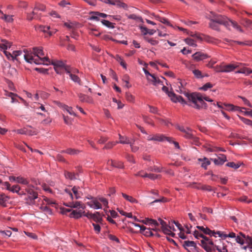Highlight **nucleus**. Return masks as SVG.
Segmentation results:
<instances>
[{"label": "nucleus", "instance_id": "obj_25", "mask_svg": "<svg viewBox=\"0 0 252 252\" xmlns=\"http://www.w3.org/2000/svg\"><path fill=\"white\" fill-rule=\"evenodd\" d=\"M62 153H66L70 155H76L80 153V151L75 149L68 148L66 150H62Z\"/></svg>", "mask_w": 252, "mask_h": 252}, {"label": "nucleus", "instance_id": "obj_60", "mask_svg": "<svg viewBox=\"0 0 252 252\" xmlns=\"http://www.w3.org/2000/svg\"><path fill=\"white\" fill-rule=\"evenodd\" d=\"M126 99L129 102H133L134 99V96L130 93H126Z\"/></svg>", "mask_w": 252, "mask_h": 252}, {"label": "nucleus", "instance_id": "obj_62", "mask_svg": "<svg viewBox=\"0 0 252 252\" xmlns=\"http://www.w3.org/2000/svg\"><path fill=\"white\" fill-rule=\"evenodd\" d=\"M143 119L145 123L149 124L150 125H151L153 126H154V123L152 122V120H151L149 118H148L147 116H143Z\"/></svg>", "mask_w": 252, "mask_h": 252}, {"label": "nucleus", "instance_id": "obj_17", "mask_svg": "<svg viewBox=\"0 0 252 252\" xmlns=\"http://www.w3.org/2000/svg\"><path fill=\"white\" fill-rule=\"evenodd\" d=\"M108 15L105 13H100L98 12H94L92 13V15L90 17V20L99 21V18H106Z\"/></svg>", "mask_w": 252, "mask_h": 252}, {"label": "nucleus", "instance_id": "obj_45", "mask_svg": "<svg viewBox=\"0 0 252 252\" xmlns=\"http://www.w3.org/2000/svg\"><path fill=\"white\" fill-rule=\"evenodd\" d=\"M185 42L187 44L190 46H192L193 47H196L197 46L196 44L195 43V41L190 38H188L185 39Z\"/></svg>", "mask_w": 252, "mask_h": 252}, {"label": "nucleus", "instance_id": "obj_55", "mask_svg": "<svg viewBox=\"0 0 252 252\" xmlns=\"http://www.w3.org/2000/svg\"><path fill=\"white\" fill-rule=\"evenodd\" d=\"M22 54V52L21 51L17 50V51H13V53H12V56H13L14 60H15L18 61L17 57L21 55Z\"/></svg>", "mask_w": 252, "mask_h": 252}, {"label": "nucleus", "instance_id": "obj_59", "mask_svg": "<svg viewBox=\"0 0 252 252\" xmlns=\"http://www.w3.org/2000/svg\"><path fill=\"white\" fill-rule=\"evenodd\" d=\"M235 42H236L239 45L245 46V45H248V46H252V41H246L245 42H241V41H234Z\"/></svg>", "mask_w": 252, "mask_h": 252}, {"label": "nucleus", "instance_id": "obj_13", "mask_svg": "<svg viewBox=\"0 0 252 252\" xmlns=\"http://www.w3.org/2000/svg\"><path fill=\"white\" fill-rule=\"evenodd\" d=\"M86 214L85 212L83 209H79L73 210L69 215L70 217L74 218L75 219H79L81 218L82 215L84 216Z\"/></svg>", "mask_w": 252, "mask_h": 252}, {"label": "nucleus", "instance_id": "obj_44", "mask_svg": "<svg viewBox=\"0 0 252 252\" xmlns=\"http://www.w3.org/2000/svg\"><path fill=\"white\" fill-rule=\"evenodd\" d=\"M215 71L217 72H223V63L214 67Z\"/></svg>", "mask_w": 252, "mask_h": 252}, {"label": "nucleus", "instance_id": "obj_5", "mask_svg": "<svg viewBox=\"0 0 252 252\" xmlns=\"http://www.w3.org/2000/svg\"><path fill=\"white\" fill-rule=\"evenodd\" d=\"M182 246L188 252H198V248L194 241H185L183 242Z\"/></svg>", "mask_w": 252, "mask_h": 252}, {"label": "nucleus", "instance_id": "obj_12", "mask_svg": "<svg viewBox=\"0 0 252 252\" xmlns=\"http://www.w3.org/2000/svg\"><path fill=\"white\" fill-rule=\"evenodd\" d=\"M202 244V247L207 252H211L212 248L214 246V244L212 240L210 239H208L207 242H206L204 240H201Z\"/></svg>", "mask_w": 252, "mask_h": 252}, {"label": "nucleus", "instance_id": "obj_9", "mask_svg": "<svg viewBox=\"0 0 252 252\" xmlns=\"http://www.w3.org/2000/svg\"><path fill=\"white\" fill-rule=\"evenodd\" d=\"M184 137L189 139L192 140V142L195 144L198 145L199 141L198 138L196 137L192 133V130L190 128L187 127L186 132H184Z\"/></svg>", "mask_w": 252, "mask_h": 252}, {"label": "nucleus", "instance_id": "obj_42", "mask_svg": "<svg viewBox=\"0 0 252 252\" xmlns=\"http://www.w3.org/2000/svg\"><path fill=\"white\" fill-rule=\"evenodd\" d=\"M114 5H116L119 7H123L124 8H127V5L126 3L122 2L120 0H116L114 3Z\"/></svg>", "mask_w": 252, "mask_h": 252}, {"label": "nucleus", "instance_id": "obj_49", "mask_svg": "<svg viewBox=\"0 0 252 252\" xmlns=\"http://www.w3.org/2000/svg\"><path fill=\"white\" fill-rule=\"evenodd\" d=\"M116 60L124 68H126V64L121 57L117 56Z\"/></svg>", "mask_w": 252, "mask_h": 252}, {"label": "nucleus", "instance_id": "obj_28", "mask_svg": "<svg viewBox=\"0 0 252 252\" xmlns=\"http://www.w3.org/2000/svg\"><path fill=\"white\" fill-rule=\"evenodd\" d=\"M161 229L162 232L167 235H170L172 237H174L175 236V233L171 232L170 229L168 228V225L166 224V225L164 226V227H162Z\"/></svg>", "mask_w": 252, "mask_h": 252}, {"label": "nucleus", "instance_id": "obj_41", "mask_svg": "<svg viewBox=\"0 0 252 252\" xmlns=\"http://www.w3.org/2000/svg\"><path fill=\"white\" fill-rule=\"evenodd\" d=\"M218 25V24L212 20H210V22L209 23L210 27L214 30L219 31L220 30Z\"/></svg>", "mask_w": 252, "mask_h": 252}, {"label": "nucleus", "instance_id": "obj_4", "mask_svg": "<svg viewBox=\"0 0 252 252\" xmlns=\"http://www.w3.org/2000/svg\"><path fill=\"white\" fill-rule=\"evenodd\" d=\"M162 86V90L168 94V96L170 97L171 100L173 102H179L183 104H187V102L181 96L177 95L173 92L169 91L168 88L164 86L163 84Z\"/></svg>", "mask_w": 252, "mask_h": 252}, {"label": "nucleus", "instance_id": "obj_23", "mask_svg": "<svg viewBox=\"0 0 252 252\" xmlns=\"http://www.w3.org/2000/svg\"><path fill=\"white\" fill-rule=\"evenodd\" d=\"M111 162V166L114 167L122 168L124 167L123 163L120 161H115L112 159L108 160V163Z\"/></svg>", "mask_w": 252, "mask_h": 252}, {"label": "nucleus", "instance_id": "obj_33", "mask_svg": "<svg viewBox=\"0 0 252 252\" xmlns=\"http://www.w3.org/2000/svg\"><path fill=\"white\" fill-rule=\"evenodd\" d=\"M64 174L66 179H68L71 180L76 179V174L73 172L65 171Z\"/></svg>", "mask_w": 252, "mask_h": 252}, {"label": "nucleus", "instance_id": "obj_16", "mask_svg": "<svg viewBox=\"0 0 252 252\" xmlns=\"http://www.w3.org/2000/svg\"><path fill=\"white\" fill-rule=\"evenodd\" d=\"M153 136L154 141H163L166 140L169 142H171L172 141L171 137L165 136L163 134H157L156 135H154Z\"/></svg>", "mask_w": 252, "mask_h": 252}, {"label": "nucleus", "instance_id": "obj_7", "mask_svg": "<svg viewBox=\"0 0 252 252\" xmlns=\"http://www.w3.org/2000/svg\"><path fill=\"white\" fill-rule=\"evenodd\" d=\"M84 216L87 217L89 219H92L94 221L97 223H102L103 221L102 217L98 212H96L94 214L89 212L86 213V214H84Z\"/></svg>", "mask_w": 252, "mask_h": 252}, {"label": "nucleus", "instance_id": "obj_63", "mask_svg": "<svg viewBox=\"0 0 252 252\" xmlns=\"http://www.w3.org/2000/svg\"><path fill=\"white\" fill-rule=\"evenodd\" d=\"M54 69L55 71L58 74H62L64 72V69H65L64 67H54Z\"/></svg>", "mask_w": 252, "mask_h": 252}, {"label": "nucleus", "instance_id": "obj_26", "mask_svg": "<svg viewBox=\"0 0 252 252\" xmlns=\"http://www.w3.org/2000/svg\"><path fill=\"white\" fill-rule=\"evenodd\" d=\"M245 235L242 233V232H240L238 235H237V236H236L235 241H236L237 243L241 245H243L244 244H245Z\"/></svg>", "mask_w": 252, "mask_h": 252}, {"label": "nucleus", "instance_id": "obj_29", "mask_svg": "<svg viewBox=\"0 0 252 252\" xmlns=\"http://www.w3.org/2000/svg\"><path fill=\"white\" fill-rule=\"evenodd\" d=\"M126 15L127 16V18H128V19L134 20L136 22H143L142 18L141 17H139L137 15H136V14H130V15L126 14Z\"/></svg>", "mask_w": 252, "mask_h": 252}, {"label": "nucleus", "instance_id": "obj_35", "mask_svg": "<svg viewBox=\"0 0 252 252\" xmlns=\"http://www.w3.org/2000/svg\"><path fill=\"white\" fill-rule=\"evenodd\" d=\"M236 73H244L248 75L252 73V70L249 68H244L236 72Z\"/></svg>", "mask_w": 252, "mask_h": 252}, {"label": "nucleus", "instance_id": "obj_10", "mask_svg": "<svg viewBox=\"0 0 252 252\" xmlns=\"http://www.w3.org/2000/svg\"><path fill=\"white\" fill-rule=\"evenodd\" d=\"M64 205L67 207L73 208H78L84 210L85 206L80 201H71L64 204Z\"/></svg>", "mask_w": 252, "mask_h": 252}, {"label": "nucleus", "instance_id": "obj_24", "mask_svg": "<svg viewBox=\"0 0 252 252\" xmlns=\"http://www.w3.org/2000/svg\"><path fill=\"white\" fill-rule=\"evenodd\" d=\"M1 44H0V50H6L8 48H10L11 46V43L5 39H1Z\"/></svg>", "mask_w": 252, "mask_h": 252}, {"label": "nucleus", "instance_id": "obj_15", "mask_svg": "<svg viewBox=\"0 0 252 252\" xmlns=\"http://www.w3.org/2000/svg\"><path fill=\"white\" fill-rule=\"evenodd\" d=\"M194 60L199 62L205 60L208 58L207 54H204L201 52H197L192 55Z\"/></svg>", "mask_w": 252, "mask_h": 252}, {"label": "nucleus", "instance_id": "obj_47", "mask_svg": "<svg viewBox=\"0 0 252 252\" xmlns=\"http://www.w3.org/2000/svg\"><path fill=\"white\" fill-rule=\"evenodd\" d=\"M226 166L236 169L240 167V164L239 163H235L234 162H229L226 164Z\"/></svg>", "mask_w": 252, "mask_h": 252}, {"label": "nucleus", "instance_id": "obj_32", "mask_svg": "<svg viewBox=\"0 0 252 252\" xmlns=\"http://www.w3.org/2000/svg\"><path fill=\"white\" fill-rule=\"evenodd\" d=\"M50 64L54 65V67H64L65 64L61 61H50Z\"/></svg>", "mask_w": 252, "mask_h": 252}, {"label": "nucleus", "instance_id": "obj_2", "mask_svg": "<svg viewBox=\"0 0 252 252\" xmlns=\"http://www.w3.org/2000/svg\"><path fill=\"white\" fill-rule=\"evenodd\" d=\"M179 88V90H177V91L181 94H184L189 100V102H187L186 104L195 109H200L203 107L206 108L207 107V104L204 101L203 99L209 102L213 101V100L208 96L203 97L200 93H193L189 94L185 91H183L180 86Z\"/></svg>", "mask_w": 252, "mask_h": 252}, {"label": "nucleus", "instance_id": "obj_37", "mask_svg": "<svg viewBox=\"0 0 252 252\" xmlns=\"http://www.w3.org/2000/svg\"><path fill=\"white\" fill-rule=\"evenodd\" d=\"M122 195L124 197V198H125L126 200L128 201L131 203H136L137 202L135 198H134L131 196H129L124 193H122Z\"/></svg>", "mask_w": 252, "mask_h": 252}, {"label": "nucleus", "instance_id": "obj_64", "mask_svg": "<svg viewBox=\"0 0 252 252\" xmlns=\"http://www.w3.org/2000/svg\"><path fill=\"white\" fill-rule=\"evenodd\" d=\"M223 105L225 107V109L228 111H233V109L234 108V105L230 104L224 103Z\"/></svg>", "mask_w": 252, "mask_h": 252}, {"label": "nucleus", "instance_id": "obj_19", "mask_svg": "<svg viewBox=\"0 0 252 252\" xmlns=\"http://www.w3.org/2000/svg\"><path fill=\"white\" fill-rule=\"evenodd\" d=\"M78 97L80 100L82 102H87L89 103H93V99L91 97L85 94H78Z\"/></svg>", "mask_w": 252, "mask_h": 252}, {"label": "nucleus", "instance_id": "obj_31", "mask_svg": "<svg viewBox=\"0 0 252 252\" xmlns=\"http://www.w3.org/2000/svg\"><path fill=\"white\" fill-rule=\"evenodd\" d=\"M197 228L201 230L204 233L208 235H212V233H215L214 231H212L209 228H204L203 226H197Z\"/></svg>", "mask_w": 252, "mask_h": 252}, {"label": "nucleus", "instance_id": "obj_11", "mask_svg": "<svg viewBox=\"0 0 252 252\" xmlns=\"http://www.w3.org/2000/svg\"><path fill=\"white\" fill-rule=\"evenodd\" d=\"M202 244V247L207 252H211L212 248L214 246V244L212 240L210 239H208L207 242H206L204 240H201Z\"/></svg>", "mask_w": 252, "mask_h": 252}, {"label": "nucleus", "instance_id": "obj_27", "mask_svg": "<svg viewBox=\"0 0 252 252\" xmlns=\"http://www.w3.org/2000/svg\"><path fill=\"white\" fill-rule=\"evenodd\" d=\"M142 221L145 224H152L155 225V226H158L159 225V223L157 222L156 220L152 219L146 218L145 220H143Z\"/></svg>", "mask_w": 252, "mask_h": 252}, {"label": "nucleus", "instance_id": "obj_51", "mask_svg": "<svg viewBox=\"0 0 252 252\" xmlns=\"http://www.w3.org/2000/svg\"><path fill=\"white\" fill-rule=\"evenodd\" d=\"M9 190L12 192H16L18 193H19V191H20V188L18 185H14L12 187H10Z\"/></svg>", "mask_w": 252, "mask_h": 252}, {"label": "nucleus", "instance_id": "obj_46", "mask_svg": "<svg viewBox=\"0 0 252 252\" xmlns=\"http://www.w3.org/2000/svg\"><path fill=\"white\" fill-rule=\"evenodd\" d=\"M101 23L103 25L106 26L108 28L113 29L114 28V26L111 22H109V21L105 20H102L101 21Z\"/></svg>", "mask_w": 252, "mask_h": 252}, {"label": "nucleus", "instance_id": "obj_20", "mask_svg": "<svg viewBox=\"0 0 252 252\" xmlns=\"http://www.w3.org/2000/svg\"><path fill=\"white\" fill-rule=\"evenodd\" d=\"M45 9V5H44L43 4H40V3H36L34 7V9H33V10L32 11V14L35 15H38V11H44Z\"/></svg>", "mask_w": 252, "mask_h": 252}, {"label": "nucleus", "instance_id": "obj_36", "mask_svg": "<svg viewBox=\"0 0 252 252\" xmlns=\"http://www.w3.org/2000/svg\"><path fill=\"white\" fill-rule=\"evenodd\" d=\"M8 197L4 194H0V205L5 206L6 202Z\"/></svg>", "mask_w": 252, "mask_h": 252}, {"label": "nucleus", "instance_id": "obj_22", "mask_svg": "<svg viewBox=\"0 0 252 252\" xmlns=\"http://www.w3.org/2000/svg\"><path fill=\"white\" fill-rule=\"evenodd\" d=\"M119 137L120 140L119 141H118V143L122 144H130L131 142L129 138L126 136H122L119 134Z\"/></svg>", "mask_w": 252, "mask_h": 252}, {"label": "nucleus", "instance_id": "obj_38", "mask_svg": "<svg viewBox=\"0 0 252 252\" xmlns=\"http://www.w3.org/2000/svg\"><path fill=\"white\" fill-rule=\"evenodd\" d=\"M70 77L71 79L75 83H77L79 85H81V79L80 78L76 75L75 74H73L72 73H70Z\"/></svg>", "mask_w": 252, "mask_h": 252}, {"label": "nucleus", "instance_id": "obj_61", "mask_svg": "<svg viewBox=\"0 0 252 252\" xmlns=\"http://www.w3.org/2000/svg\"><path fill=\"white\" fill-rule=\"evenodd\" d=\"M92 225L94 226V230L96 233H99L100 231V226L98 224L93 223Z\"/></svg>", "mask_w": 252, "mask_h": 252}, {"label": "nucleus", "instance_id": "obj_50", "mask_svg": "<svg viewBox=\"0 0 252 252\" xmlns=\"http://www.w3.org/2000/svg\"><path fill=\"white\" fill-rule=\"evenodd\" d=\"M213 85L211 83H207L200 88V90L204 91H207L208 89L212 88Z\"/></svg>", "mask_w": 252, "mask_h": 252}, {"label": "nucleus", "instance_id": "obj_34", "mask_svg": "<svg viewBox=\"0 0 252 252\" xmlns=\"http://www.w3.org/2000/svg\"><path fill=\"white\" fill-rule=\"evenodd\" d=\"M198 160L199 161L202 162L201 163V167L206 169L208 165H210L211 162L207 158H204L203 159L199 158Z\"/></svg>", "mask_w": 252, "mask_h": 252}, {"label": "nucleus", "instance_id": "obj_18", "mask_svg": "<svg viewBox=\"0 0 252 252\" xmlns=\"http://www.w3.org/2000/svg\"><path fill=\"white\" fill-rule=\"evenodd\" d=\"M238 67V65L236 63H231L225 64L223 63V72H229L234 70Z\"/></svg>", "mask_w": 252, "mask_h": 252}, {"label": "nucleus", "instance_id": "obj_53", "mask_svg": "<svg viewBox=\"0 0 252 252\" xmlns=\"http://www.w3.org/2000/svg\"><path fill=\"white\" fill-rule=\"evenodd\" d=\"M240 120L246 125L252 126V121L244 117H239Z\"/></svg>", "mask_w": 252, "mask_h": 252}, {"label": "nucleus", "instance_id": "obj_6", "mask_svg": "<svg viewBox=\"0 0 252 252\" xmlns=\"http://www.w3.org/2000/svg\"><path fill=\"white\" fill-rule=\"evenodd\" d=\"M32 188H33L32 186L28 185L25 189L31 203H33L35 199L38 197L37 193L34 191Z\"/></svg>", "mask_w": 252, "mask_h": 252}, {"label": "nucleus", "instance_id": "obj_57", "mask_svg": "<svg viewBox=\"0 0 252 252\" xmlns=\"http://www.w3.org/2000/svg\"><path fill=\"white\" fill-rule=\"evenodd\" d=\"M39 15H34L32 14V12L31 13H28L27 14V19L29 21H31L33 19H38L39 18Z\"/></svg>", "mask_w": 252, "mask_h": 252}, {"label": "nucleus", "instance_id": "obj_39", "mask_svg": "<svg viewBox=\"0 0 252 252\" xmlns=\"http://www.w3.org/2000/svg\"><path fill=\"white\" fill-rule=\"evenodd\" d=\"M194 75L198 79L202 78L204 77L201 71L198 69H194L192 71Z\"/></svg>", "mask_w": 252, "mask_h": 252}, {"label": "nucleus", "instance_id": "obj_56", "mask_svg": "<svg viewBox=\"0 0 252 252\" xmlns=\"http://www.w3.org/2000/svg\"><path fill=\"white\" fill-rule=\"evenodd\" d=\"M63 109H65L71 115L75 116L76 114L72 110L71 107H68L67 105H63Z\"/></svg>", "mask_w": 252, "mask_h": 252}, {"label": "nucleus", "instance_id": "obj_3", "mask_svg": "<svg viewBox=\"0 0 252 252\" xmlns=\"http://www.w3.org/2000/svg\"><path fill=\"white\" fill-rule=\"evenodd\" d=\"M209 19L210 20H212L219 25H224L228 29H230V27L232 26L239 32H243L240 26L236 22L228 19L225 16L212 13V15L210 16Z\"/></svg>", "mask_w": 252, "mask_h": 252}, {"label": "nucleus", "instance_id": "obj_54", "mask_svg": "<svg viewBox=\"0 0 252 252\" xmlns=\"http://www.w3.org/2000/svg\"><path fill=\"white\" fill-rule=\"evenodd\" d=\"M0 233L2 235L3 237H10L12 234L10 230L3 231L0 230Z\"/></svg>", "mask_w": 252, "mask_h": 252}, {"label": "nucleus", "instance_id": "obj_1", "mask_svg": "<svg viewBox=\"0 0 252 252\" xmlns=\"http://www.w3.org/2000/svg\"><path fill=\"white\" fill-rule=\"evenodd\" d=\"M24 52L25 53L24 59L29 63L44 65L50 64L49 58L48 57H44V53L42 47H33L32 51L25 49Z\"/></svg>", "mask_w": 252, "mask_h": 252}, {"label": "nucleus", "instance_id": "obj_48", "mask_svg": "<svg viewBox=\"0 0 252 252\" xmlns=\"http://www.w3.org/2000/svg\"><path fill=\"white\" fill-rule=\"evenodd\" d=\"M39 27L41 28H43V32H48V33L49 34V35L50 36L52 35L53 34V33L55 32H53L49 31L50 27H49V26L46 27V26L40 25V26H39Z\"/></svg>", "mask_w": 252, "mask_h": 252}, {"label": "nucleus", "instance_id": "obj_14", "mask_svg": "<svg viewBox=\"0 0 252 252\" xmlns=\"http://www.w3.org/2000/svg\"><path fill=\"white\" fill-rule=\"evenodd\" d=\"M148 81L151 82L154 86H158V85H163V82L159 78L156 77L154 74L152 76H148Z\"/></svg>", "mask_w": 252, "mask_h": 252}, {"label": "nucleus", "instance_id": "obj_40", "mask_svg": "<svg viewBox=\"0 0 252 252\" xmlns=\"http://www.w3.org/2000/svg\"><path fill=\"white\" fill-rule=\"evenodd\" d=\"M243 25L246 27L250 28L252 29V21L247 19H243Z\"/></svg>", "mask_w": 252, "mask_h": 252}, {"label": "nucleus", "instance_id": "obj_30", "mask_svg": "<svg viewBox=\"0 0 252 252\" xmlns=\"http://www.w3.org/2000/svg\"><path fill=\"white\" fill-rule=\"evenodd\" d=\"M164 169V167L162 166H158L154 165V166H151L149 167L148 170L152 172H156L160 173L162 171V170Z\"/></svg>", "mask_w": 252, "mask_h": 252}, {"label": "nucleus", "instance_id": "obj_58", "mask_svg": "<svg viewBox=\"0 0 252 252\" xmlns=\"http://www.w3.org/2000/svg\"><path fill=\"white\" fill-rule=\"evenodd\" d=\"M245 243L248 244L249 246H251L252 244V239L249 236H246L244 238Z\"/></svg>", "mask_w": 252, "mask_h": 252}, {"label": "nucleus", "instance_id": "obj_21", "mask_svg": "<svg viewBox=\"0 0 252 252\" xmlns=\"http://www.w3.org/2000/svg\"><path fill=\"white\" fill-rule=\"evenodd\" d=\"M13 17V15H6L2 13V14L1 16H0V18L4 21L6 23H11L14 21Z\"/></svg>", "mask_w": 252, "mask_h": 252}, {"label": "nucleus", "instance_id": "obj_43", "mask_svg": "<svg viewBox=\"0 0 252 252\" xmlns=\"http://www.w3.org/2000/svg\"><path fill=\"white\" fill-rule=\"evenodd\" d=\"M16 182L23 185H28L29 184V182L27 179L21 177H18L16 178Z\"/></svg>", "mask_w": 252, "mask_h": 252}, {"label": "nucleus", "instance_id": "obj_52", "mask_svg": "<svg viewBox=\"0 0 252 252\" xmlns=\"http://www.w3.org/2000/svg\"><path fill=\"white\" fill-rule=\"evenodd\" d=\"M118 143V141L109 142L105 145V146L104 147V149H111Z\"/></svg>", "mask_w": 252, "mask_h": 252}, {"label": "nucleus", "instance_id": "obj_8", "mask_svg": "<svg viewBox=\"0 0 252 252\" xmlns=\"http://www.w3.org/2000/svg\"><path fill=\"white\" fill-rule=\"evenodd\" d=\"M71 190L74 194V195H73L70 190L68 189H65V191L69 195L71 199H73L74 196L75 198L76 199L81 198L82 194L78 191V188L76 187H74L73 188H72Z\"/></svg>", "mask_w": 252, "mask_h": 252}]
</instances>
